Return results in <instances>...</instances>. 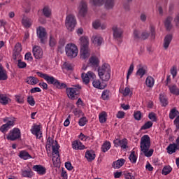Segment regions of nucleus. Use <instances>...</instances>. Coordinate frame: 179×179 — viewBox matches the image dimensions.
Returning <instances> with one entry per match:
<instances>
[{
    "label": "nucleus",
    "mask_w": 179,
    "mask_h": 179,
    "mask_svg": "<svg viewBox=\"0 0 179 179\" xmlns=\"http://www.w3.org/2000/svg\"><path fill=\"white\" fill-rule=\"evenodd\" d=\"M36 75L42 79H45L48 85H53L57 89H66V94L71 100H76L78 99V94L71 87H68L66 84L59 82L54 76H50L48 74L43 73V72L37 71Z\"/></svg>",
    "instance_id": "1"
},
{
    "label": "nucleus",
    "mask_w": 179,
    "mask_h": 179,
    "mask_svg": "<svg viewBox=\"0 0 179 179\" xmlns=\"http://www.w3.org/2000/svg\"><path fill=\"white\" fill-rule=\"evenodd\" d=\"M140 148L145 157H152L155 150L150 149V137L148 135L141 137Z\"/></svg>",
    "instance_id": "2"
},
{
    "label": "nucleus",
    "mask_w": 179,
    "mask_h": 179,
    "mask_svg": "<svg viewBox=\"0 0 179 179\" xmlns=\"http://www.w3.org/2000/svg\"><path fill=\"white\" fill-rule=\"evenodd\" d=\"M80 58L86 59L90 57V50H89V38L86 36H81L80 38Z\"/></svg>",
    "instance_id": "3"
},
{
    "label": "nucleus",
    "mask_w": 179,
    "mask_h": 179,
    "mask_svg": "<svg viewBox=\"0 0 179 179\" xmlns=\"http://www.w3.org/2000/svg\"><path fill=\"white\" fill-rule=\"evenodd\" d=\"M55 145L52 146V162L53 166L55 167H59L61 166V157L59 156V145H58V142L55 141Z\"/></svg>",
    "instance_id": "4"
},
{
    "label": "nucleus",
    "mask_w": 179,
    "mask_h": 179,
    "mask_svg": "<svg viewBox=\"0 0 179 179\" xmlns=\"http://www.w3.org/2000/svg\"><path fill=\"white\" fill-rule=\"evenodd\" d=\"M66 55L69 58H76L78 57V46L74 43H69L65 47Z\"/></svg>",
    "instance_id": "5"
},
{
    "label": "nucleus",
    "mask_w": 179,
    "mask_h": 179,
    "mask_svg": "<svg viewBox=\"0 0 179 179\" xmlns=\"http://www.w3.org/2000/svg\"><path fill=\"white\" fill-rule=\"evenodd\" d=\"M65 24L67 30L73 31L76 26V18H75V15L72 14L67 15L66 17Z\"/></svg>",
    "instance_id": "6"
},
{
    "label": "nucleus",
    "mask_w": 179,
    "mask_h": 179,
    "mask_svg": "<svg viewBox=\"0 0 179 179\" xmlns=\"http://www.w3.org/2000/svg\"><path fill=\"white\" fill-rule=\"evenodd\" d=\"M36 36L39 38L41 44H45L47 42V30L43 27L36 28Z\"/></svg>",
    "instance_id": "7"
},
{
    "label": "nucleus",
    "mask_w": 179,
    "mask_h": 179,
    "mask_svg": "<svg viewBox=\"0 0 179 179\" xmlns=\"http://www.w3.org/2000/svg\"><path fill=\"white\" fill-rule=\"evenodd\" d=\"M21 136L20 129L19 128H14L10 131L7 135L8 141H17Z\"/></svg>",
    "instance_id": "8"
},
{
    "label": "nucleus",
    "mask_w": 179,
    "mask_h": 179,
    "mask_svg": "<svg viewBox=\"0 0 179 179\" xmlns=\"http://www.w3.org/2000/svg\"><path fill=\"white\" fill-rule=\"evenodd\" d=\"M16 122V118L13 117L11 120H8L6 124H3L0 127V131L3 134H6L12 127L15 125Z\"/></svg>",
    "instance_id": "9"
},
{
    "label": "nucleus",
    "mask_w": 179,
    "mask_h": 179,
    "mask_svg": "<svg viewBox=\"0 0 179 179\" xmlns=\"http://www.w3.org/2000/svg\"><path fill=\"white\" fill-rule=\"evenodd\" d=\"M81 78L85 85H89L90 79H96V74L92 71H88L87 73H83Z\"/></svg>",
    "instance_id": "10"
},
{
    "label": "nucleus",
    "mask_w": 179,
    "mask_h": 179,
    "mask_svg": "<svg viewBox=\"0 0 179 179\" xmlns=\"http://www.w3.org/2000/svg\"><path fill=\"white\" fill-rule=\"evenodd\" d=\"M113 143L115 148L120 146L122 149L128 148V140L127 138H123L122 140L116 138L113 141Z\"/></svg>",
    "instance_id": "11"
},
{
    "label": "nucleus",
    "mask_w": 179,
    "mask_h": 179,
    "mask_svg": "<svg viewBox=\"0 0 179 179\" xmlns=\"http://www.w3.org/2000/svg\"><path fill=\"white\" fill-rule=\"evenodd\" d=\"M78 9V15L82 17H85V16H86L87 14V3H86L85 1H82L80 3Z\"/></svg>",
    "instance_id": "12"
},
{
    "label": "nucleus",
    "mask_w": 179,
    "mask_h": 179,
    "mask_svg": "<svg viewBox=\"0 0 179 179\" xmlns=\"http://www.w3.org/2000/svg\"><path fill=\"white\" fill-rule=\"evenodd\" d=\"M173 16L169 15L164 20V25L166 31H171L173 29V23H171V22H173Z\"/></svg>",
    "instance_id": "13"
},
{
    "label": "nucleus",
    "mask_w": 179,
    "mask_h": 179,
    "mask_svg": "<svg viewBox=\"0 0 179 179\" xmlns=\"http://www.w3.org/2000/svg\"><path fill=\"white\" fill-rule=\"evenodd\" d=\"M32 52L36 59H41V58H43V49H41L40 46H34Z\"/></svg>",
    "instance_id": "14"
},
{
    "label": "nucleus",
    "mask_w": 179,
    "mask_h": 179,
    "mask_svg": "<svg viewBox=\"0 0 179 179\" xmlns=\"http://www.w3.org/2000/svg\"><path fill=\"white\" fill-rule=\"evenodd\" d=\"M20 52H22V43H17L13 52V58L15 61L17 59V57L20 56Z\"/></svg>",
    "instance_id": "15"
},
{
    "label": "nucleus",
    "mask_w": 179,
    "mask_h": 179,
    "mask_svg": "<svg viewBox=\"0 0 179 179\" xmlns=\"http://www.w3.org/2000/svg\"><path fill=\"white\" fill-rule=\"evenodd\" d=\"M31 134L36 136L37 139L43 138V132L41 131L40 125H34L31 129Z\"/></svg>",
    "instance_id": "16"
},
{
    "label": "nucleus",
    "mask_w": 179,
    "mask_h": 179,
    "mask_svg": "<svg viewBox=\"0 0 179 179\" xmlns=\"http://www.w3.org/2000/svg\"><path fill=\"white\" fill-rule=\"evenodd\" d=\"M89 62L90 66H92V68H99L100 65V60L99 59V57L96 56H92L89 59Z\"/></svg>",
    "instance_id": "17"
},
{
    "label": "nucleus",
    "mask_w": 179,
    "mask_h": 179,
    "mask_svg": "<svg viewBox=\"0 0 179 179\" xmlns=\"http://www.w3.org/2000/svg\"><path fill=\"white\" fill-rule=\"evenodd\" d=\"M32 170H34V171H36L39 176H44V174L47 173V169L42 165H34L32 167Z\"/></svg>",
    "instance_id": "18"
},
{
    "label": "nucleus",
    "mask_w": 179,
    "mask_h": 179,
    "mask_svg": "<svg viewBox=\"0 0 179 179\" xmlns=\"http://www.w3.org/2000/svg\"><path fill=\"white\" fill-rule=\"evenodd\" d=\"M92 80V85L96 89H100L101 90H103V89H106V87H107V84L100 82V80H97L95 78Z\"/></svg>",
    "instance_id": "19"
},
{
    "label": "nucleus",
    "mask_w": 179,
    "mask_h": 179,
    "mask_svg": "<svg viewBox=\"0 0 179 179\" xmlns=\"http://www.w3.org/2000/svg\"><path fill=\"white\" fill-rule=\"evenodd\" d=\"M112 30L113 31L114 38H121V37H122L123 31L121 28H119L117 26H113Z\"/></svg>",
    "instance_id": "20"
},
{
    "label": "nucleus",
    "mask_w": 179,
    "mask_h": 179,
    "mask_svg": "<svg viewBox=\"0 0 179 179\" xmlns=\"http://www.w3.org/2000/svg\"><path fill=\"white\" fill-rule=\"evenodd\" d=\"M106 72H111V67L107 63H103L101 67L98 69V75H100V73H106Z\"/></svg>",
    "instance_id": "21"
},
{
    "label": "nucleus",
    "mask_w": 179,
    "mask_h": 179,
    "mask_svg": "<svg viewBox=\"0 0 179 179\" xmlns=\"http://www.w3.org/2000/svg\"><path fill=\"white\" fill-rule=\"evenodd\" d=\"M73 149L75 150H83L85 149V145L82 143V142L76 140L72 143Z\"/></svg>",
    "instance_id": "22"
},
{
    "label": "nucleus",
    "mask_w": 179,
    "mask_h": 179,
    "mask_svg": "<svg viewBox=\"0 0 179 179\" xmlns=\"http://www.w3.org/2000/svg\"><path fill=\"white\" fill-rule=\"evenodd\" d=\"M166 150L169 155H173V153H176V150H179V146H178L176 143H171L166 148Z\"/></svg>",
    "instance_id": "23"
},
{
    "label": "nucleus",
    "mask_w": 179,
    "mask_h": 179,
    "mask_svg": "<svg viewBox=\"0 0 179 179\" xmlns=\"http://www.w3.org/2000/svg\"><path fill=\"white\" fill-rule=\"evenodd\" d=\"M171 40H173V35L168 34L165 36L164 39V50H167L170 45V43H171Z\"/></svg>",
    "instance_id": "24"
},
{
    "label": "nucleus",
    "mask_w": 179,
    "mask_h": 179,
    "mask_svg": "<svg viewBox=\"0 0 179 179\" xmlns=\"http://www.w3.org/2000/svg\"><path fill=\"white\" fill-rule=\"evenodd\" d=\"M22 177L26 178H31L34 176V172L31 171V169L29 168L27 170H22Z\"/></svg>",
    "instance_id": "25"
},
{
    "label": "nucleus",
    "mask_w": 179,
    "mask_h": 179,
    "mask_svg": "<svg viewBox=\"0 0 179 179\" xmlns=\"http://www.w3.org/2000/svg\"><path fill=\"white\" fill-rule=\"evenodd\" d=\"M124 164H125V159L121 158L117 159L116 162H113L112 167H113V169H120V167H122Z\"/></svg>",
    "instance_id": "26"
},
{
    "label": "nucleus",
    "mask_w": 179,
    "mask_h": 179,
    "mask_svg": "<svg viewBox=\"0 0 179 179\" xmlns=\"http://www.w3.org/2000/svg\"><path fill=\"white\" fill-rule=\"evenodd\" d=\"M38 82H39L38 78L34 76H29V77H27L26 79V83H27L28 85H31V86H34V85H37Z\"/></svg>",
    "instance_id": "27"
},
{
    "label": "nucleus",
    "mask_w": 179,
    "mask_h": 179,
    "mask_svg": "<svg viewBox=\"0 0 179 179\" xmlns=\"http://www.w3.org/2000/svg\"><path fill=\"white\" fill-rule=\"evenodd\" d=\"M85 157L88 162H93L96 159V154L93 150H87L85 152Z\"/></svg>",
    "instance_id": "28"
},
{
    "label": "nucleus",
    "mask_w": 179,
    "mask_h": 179,
    "mask_svg": "<svg viewBox=\"0 0 179 179\" xmlns=\"http://www.w3.org/2000/svg\"><path fill=\"white\" fill-rule=\"evenodd\" d=\"M8 79V72L3 69L0 63V80H6Z\"/></svg>",
    "instance_id": "29"
},
{
    "label": "nucleus",
    "mask_w": 179,
    "mask_h": 179,
    "mask_svg": "<svg viewBox=\"0 0 179 179\" xmlns=\"http://www.w3.org/2000/svg\"><path fill=\"white\" fill-rule=\"evenodd\" d=\"M11 100L9 97L6 96V94H0V103L3 106H6V104H9Z\"/></svg>",
    "instance_id": "30"
},
{
    "label": "nucleus",
    "mask_w": 179,
    "mask_h": 179,
    "mask_svg": "<svg viewBox=\"0 0 179 179\" xmlns=\"http://www.w3.org/2000/svg\"><path fill=\"white\" fill-rule=\"evenodd\" d=\"M92 41L95 45H101L103 43V38L99 35L93 36Z\"/></svg>",
    "instance_id": "31"
},
{
    "label": "nucleus",
    "mask_w": 179,
    "mask_h": 179,
    "mask_svg": "<svg viewBox=\"0 0 179 179\" xmlns=\"http://www.w3.org/2000/svg\"><path fill=\"white\" fill-rule=\"evenodd\" d=\"M111 73V72H107L106 71V73H99V76L100 78V79H101V80H103V82H108V80H110V78L111 76V75L110 74Z\"/></svg>",
    "instance_id": "32"
},
{
    "label": "nucleus",
    "mask_w": 179,
    "mask_h": 179,
    "mask_svg": "<svg viewBox=\"0 0 179 179\" xmlns=\"http://www.w3.org/2000/svg\"><path fill=\"white\" fill-rule=\"evenodd\" d=\"M103 3H105V8L110 10V9H113L115 6V0H105Z\"/></svg>",
    "instance_id": "33"
},
{
    "label": "nucleus",
    "mask_w": 179,
    "mask_h": 179,
    "mask_svg": "<svg viewBox=\"0 0 179 179\" xmlns=\"http://www.w3.org/2000/svg\"><path fill=\"white\" fill-rule=\"evenodd\" d=\"M168 87L170 90V93L174 94L175 96H179V89L177 85H168Z\"/></svg>",
    "instance_id": "34"
},
{
    "label": "nucleus",
    "mask_w": 179,
    "mask_h": 179,
    "mask_svg": "<svg viewBox=\"0 0 179 179\" xmlns=\"http://www.w3.org/2000/svg\"><path fill=\"white\" fill-rule=\"evenodd\" d=\"M19 157H20V159H23V160H27L29 159H31V155H30V154H29L26 150H22L20 152Z\"/></svg>",
    "instance_id": "35"
},
{
    "label": "nucleus",
    "mask_w": 179,
    "mask_h": 179,
    "mask_svg": "<svg viewBox=\"0 0 179 179\" xmlns=\"http://www.w3.org/2000/svg\"><path fill=\"white\" fill-rule=\"evenodd\" d=\"M43 15L45 17H51V8L48 6H45L42 10Z\"/></svg>",
    "instance_id": "36"
},
{
    "label": "nucleus",
    "mask_w": 179,
    "mask_h": 179,
    "mask_svg": "<svg viewBox=\"0 0 179 179\" xmlns=\"http://www.w3.org/2000/svg\"><path fill=\"white\" fill-rule=\"evenodd\" d=\"M159 101L162 107H166V106L169 104V101L167 100V97L166 96V95L163 94H159Z\"/></svg>",
    "instance_id": "37"
},
{
    "label": "nucleus",
    "mask_w": 179,
    "mask_h": 179,
    "mask_svg": "<svg viewBox=\"0 0 179 179\" xmlns=\"http://www.w3.org/2000/svg\"><path fill=\"white\" fill-rule=\"evenodd\" d=\"M145 85L148 87H152L155 85V78L152 76H148L145 80Z\"/></svg>",
    "instance_id": "38"
},
{
    "label": "nucleus",
    "mask_w": 179,
    "mask_h": 179,
    "mask_svg": "<svg viewBox=\"0 0 179 179\" xmlns=\"http://www.w3.org/2000/svg\"><path fill=\"white\" fill-rule=\"evenodd\" d=\"M111 148V143L110 141H106L103 143V144L101 146V150L103 153H106V152H108L110 150V148Z\"/></svg>",
    "instance_id": "39"
},
{
    "label": "nucleus",
    "mask_w": 179,
    "mask_h": 179,
    "mask_svg": "<svg viewBox=\"0 0 179 179\" xmlns=\"http://www.w3.org/2000/svg\"><path fill=\"white\" fill-rule=\"evenodd\" d=\"M177 115H179V112L177 110V108H173L169 113V118L170 120H174Z\"/></svg>",
    "instance_id": "40"
},
{
    "label": "nucleus",
    "mask_w": 179,
    "mask_h": 179,
    "mask_svg": "<svg viewBox=\"0 0 179 179\" xmlns=\"http://www.w3.org/2000/svg\"><path fill=\"white\" fill-rule=\"evenodd\" d=\"M146 69L143 67H140L136 73V76H139L140 78H143L144 75H146Z\"/></svg>",
    "instance_id": "41"
},
{
    "label": "nucleus",
    "mask_w": 179,
    "mask_h": 179,
    "mask_svg": "<svg viewBox=\"0 0 179 179\" xmlns=\"http://www.w3.org/2000/svg\"><path fill=\"white\" fill-rule=\"evenodd\" d=\"M99 122H101V124H104V122L107 121V113L106 112L101 113L99 114Z\"/></svg>",
    "instance_id": "42"
},
{
    "label": "nucleus",
    "mask_w": 179,
    "mask_h": 179,
    "mask_svg": "<svg viewBox=\"0 0 179 179\" xmlns=\"http://www.w3.org/2000/svg\"><path fill=\"white\" fill-rule=\"evenodd\" d=\"M53 146H55V144L54 145V139L51 138V137H48L47 139V143H46V150H50Z\"/></svg>",
    "instance_id": "43"
},
{
    "label": "nucleus",
    "mask_w": 179,
    "mask_h": 179,
    "mask_svg": "<svg viewBox=\"0 0 179 179\" xmlns=\"http://www.w3.org/2000/svg\"><path fill=\"white\" fill-rule=\"evenodd\" d=\"M173 170V168L170 166H166L163 168L162 174L164 176H167L168 174H170L171 173V171Z\"/></svg>",
    "instance_id": "44"
},
{
    "label": "nucleus",
    "mask_w": 179,
    "mask_h": 179,
    "mask_svg": "<svg viewBox=\"0 0 179 179\" xmlns=\"http://www.w3.org/2000/svg\"><path fill=\"white\" fill-rule=\"evenodd\" d=\"M22 24L24 27H30V26H31V22H30V20L27 17H24L22 18Z\"/></svg>",
    "instance_id": "45"
},
{
    "label": "nucleus",
    "mask_w": 179,
    "mask_h": 179,
    "mask_svg": "<svg viewBox=\"0 0 179 179\" xmlns=\"http://www.w3.org/2000/svg\"><path fill=\"white\" fill-rule=\"evenodd\" d=\"M150 31L152 40H155V38H156V27L153 25H150Z\"/></svg>",
    "instance_id": "46"
},
{
    "label": "nucleus",
    "mask_w": 179,
    "mask_h": 179,
    "mask_svg": "<svg viewBox=\"0 0 179 179\" xmlns=\"http://www.w3.org/2000/svg\"><path fill=\"white\" fill-rule=\"evenodd\" d=\"M152 127H153V122H152V121H148L141 127V131H143L145 129H149L152 128Z\"/></svg>",
    "instance_id": "47"
},
{
    "label": "nucleus",
    "mask_w": 179,
    "mask_h": 179,
    "mask_svg": "<svg viewBox=\"0 0 179 179\" xmlns=\"http://www.w3.org/2000/svg\"><path fill=\"white\" fill-rule=\"evenodd\" d=\"M133 36H134V40H136L137 41L139 40H141V35L139 31L134 29L133 32Z\"/></svg>",
    "instance_id": "48"
},
{
    "label": "nucleus",
    "mask_w": 179,
    "mask_h": 179,
    "mask_svg": "<svg viewBox=\"0 0 179 179\" xmlns=\"http://www.w3.org/2000/svg\"><path fill=\"white\" fill-rule=\"evenodd\" d=\"M74 92L79 96L80 94V90H82V86H80L79 84L73 85V87H71Z\"/></svg>",
    "instance_id": "49"
},
{
    "label": "nucleus",
    "mask_w": 179,
    "mask_h": 179,
    "mask_svg": "<svg viewBox=\"0 0 179 179\" xmlns=\"http://www.w3.org/2000/svg\"><path fill=\"white\" fill-rule=\"evenodd\" d=\"M101 97L103 100H108L110 99V90H106L102 92Z\"/></svg>",
    "instance_id": "50"
},
{
    "label": "nucleus",
    "mask_w": 179,
    "mask_h": 179,
    "mask_svg": "<svg viewBox=\"0 0 179 179\" xmlns=\"http://www.w3.org/2000/svg\"><path fill=\"white\" fill-rule=\"evenodd\" d=\"M106 0H91V2H92L93 5L95 6H102V5H104V2Z\"/></svg>",
    "instance_id": "51"
},
{
    "label": "nucleus",
    "mask_w": 179,
    "mask_h": 179,
    "mask_svg": "<svg viewBox=\"0 0 179 179\" xmlns=\"http://www.w3.org/2000/svg\"><path fill=\"white\" fill-rule=\"evenodd\" d=\"M129 159L131 163H136L137 157L136 155H135V151H131Z\"/></svg>",
    "instance_id": "52"
},
{
    "label": "nucleus",
    "mask_w": 179,
    "mask_h": 179,
    "mask_svg": "<svg viewBox=\"0 0 179 179\" xmlns=\"http://www.w3.org/2000/svg\"><path fill=\"white\" fill-rule=\"evenodd\" d=\"M57 45V40H55V38L52 36V35L50 36V40H49V45L50 47H55Z\"/></svg>",
    "instance_id": "53"
},
{
    "label": "nucleus",
    "mask_w": 179,
    "mask_h": 179,
    "mask_svg": "<svg viewBox=\"0 0 179 179\" xmlns=\"http://www.w3.org/2000/svg\"><path fill=\"white\" fill-rule=\"evenodd\" d=\"M17 66L20 68V69H23L27 66V64H26L24 62H22V59H18Z\"/></svg>",
    "instance_id": "54"
},
{
    "label": "nucleus",
    "mask_w": 179,
    "mask_h": 179,
    "mask_svg": "<svg viewBox=\"0 0 179 179\" xmlns=\"http://www.w3.org/2000/svg\"><path fill=\"white\" fill-rule=\"evenodd\" d=\"M123 176L126 179H135V176H134L132 173H129L128 171H124L123 173Z\"/></svg>",
    "instance_id": "55"
},
{
    "label": "nucleus",
    "mask_w": 179,
    "mask_h": 179,
    "mask_svg": "<svg viewBox=\"0 0 179 179\" xmlns=\"http://www.w3.org/2000/svg\"><path fill=\"white\" fill-rule=\"evenodd\" d=\"M134 117L135 120H136V121H141V118H142V113H141V111L137 110L134 112Z\"/></svg>",
    "instance_id": "56"
},
{
    "label": "nucleus",
    "mask_w": 179,
    "mask_h": 179,
    "mask_svg": "<svg viewBox=\"0 0 179 179\" xmlns=\"http://www.w3.org/2000/svg\"><path fill=\"white\" fill-rule=\"evenodd\" d=\"M86 122H87V119L86 117H81L78 121L80 127H85V125H86Z\"/></svg>",
    "instance_id": "57"
},
{
    "label": "nucleus",
    "mask_w": 179,
    "mask_h": 179,
    "mask_svg": "<svg viewBox=\"0 0 179 179\" xmlns=\"http://www.w3.org/2000/svg\"><path fill=\"white\" fill-rule=\"evenodd\" d=\"M15 101L20 104H23V103H24V99L22 95H15Z\"/></svg>",
    "instance_id": "58"
},
{
    "label": "nucleus",
    "mask_w": 179,
    "mask_h": 179,
    "mask_svg": "<svg viewBox=\"0 0 179 179\" xmlns=\"http://www.w3.org/2000/svg\"><path fill=\"white\" fill-rule=\"evenodd\" d=\"M27 103L29 104V106H34L36 104V101H34V98H33V96H29L27 97Z\"/></svg>",
    "instance_id": "59"
},
{
    "label": "nucleus",
    "mask_w": 179,
    "mask_h": 179,
    "mask_svg": "<svg viewBox=\"0 0 179 179\" xmlns=\"http://www.w3.org/2000/svg\"><path fill=\"white\" fill-rule=\"evenodd\" d=\"M134 63H132L130 66H129V69L128 70V72H127V79H129V76H131V75H132V72H134Z\"/></svg>",
    "instance_id": "60"
},
{
    "label": "nucleus",
    "mask_w": 179,
    "mask_h": 179,
    "mask_svg": "<svg viewBox=\"0 0 179 179\" xmlns=\"http://www.w3.org/2000/svg\"><path fill=\"white\" fill-rule=\"evenodd\" d=\"M149 36H150V34H149L148 31H143L141 33V40H148V38H149Z\"/></svg>",
    "instance_id": "61"
},
{
    "label": "nucleus",
    "mask_w": 179,
    "mask_h": 179,
    "mask_svg": "<svg viewBox=\"0 0 179 179\" xmlns=\"http://www.w3.org/2000/svg\"><path fill=\"white\" fill-rule=\"evenodd\" d=\"M148 118H150L154 122H156V121H157V117H156V113H149Z\"/></svg>",
    "instance_id": "62"
},
{
    "label": "nucleus",
    "mask_w": 179,
    "mask_h": 179,
    "mask_svg": "<svg viewBox=\"0 0 179 179\" xmlns=\"http://www.w3.org/2000/svg\"><path fill=\"white\" fill-rule=\"evenodd\" d=\"M171 73L173 76V78L177 76V66H173V67L171 69Z\"/></svg>",
    "instance_id": "63"
},
{
    "label": "nucleus",
    "mask_w": 179,
    "mask_h": 179,
    "mask_svg": "<svg viewBox=\"0 0 179 179\" xmlns=\"http://www.w3.org/2000/svg\"><path fill=\"white\" fill-rule=\"evenodd\" d=\"M173 22L176 24V26H177V27L179 26V13L176 15V17L173 20Z\"/></svg>",
    "instance_id": "64"
}]
</instances>
